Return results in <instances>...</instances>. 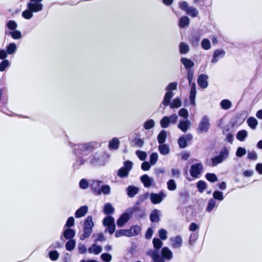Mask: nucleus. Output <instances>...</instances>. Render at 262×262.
<instances>
[{"mask_svg": "<svg viewBox=\"0 0 262 262\" xmlns=\"http://www.w3.org/2000/svg\"><path fill=\"white\" fill-rule=\"evenodd\" d=\"M173 96V94L172 92H167L164 95L162 102L163 105L165 106L169 105L170 104V101Z\"/></svg>", "mask_w": 262, "mask_h": 262, "instance_id": "a211bd4d", "label": "nucleus"}, {"mask_svg": "<svg viewBox=\"0 0 262 262\" xmlns=\"http://www.w3.org/2000/svg\"><path fill=\"white\" fill-rule=\"evenodd\" d=\"M182 239L180 235L176 236L172 239V247L174 248H179L182 246Z\"/></svg>", "mask_w": 262, "mask_h": 262, "instance_id": "473e14b6", "label": "nucleus"}, {"mask_svg": "<svg viewBox=\"0 0 262 262\" xmlns=\"http://www.w3.org/2000/svg\"><path fill=\"white\" fill-rule=\"evenodd\" d=\"M158 159V155L156 152L152 153L150 156L149 163L151 165L155 164Z\"/></svg>", "mask_w": 262, "mask_h": 262, "instance_id": "13d9d810", "label": "nucleus"}, {"mask_svg": "<svg viewBox=\"0 0 262 262\" xmlns=\"http://www.w3.org/2000/svg\"><path fill=\"white\" fill-rule=\"evenodd\" d=\"M68 241L66 243L65 247L67 250L71 251L74 249L76 246V241L74 239H68Z\"/></svg>", "mask_w": 262, "mask_h": 262, "instance_id": "c756f323", "label": "nucleus"}, {"mask_svg": "<svg viewBox=\"0 0 262 262\" xmlns=\"http://www.w3.org/2000/svg\"><path fill=\"white\" fill-rule=\"evenodd\" d=\"M177 88V83L175 82H171L166 88V90L167 91V92H172V91L176 90Z\"/></svg>", "mask_w": 262, "mask_h": 262, "instance_id": "0e129e2a", "label": "nucleus"}, {"mask_svg": "<svg viewBox=\"0 0 262 262\" xmlns=\"http://www.w3.org/2000/svg\"><path fill=\"white\" fill-rule=\"evenodd\" d=\"M140 204L139 201H138L136 204L130 209L129 213L132 214H135V215L139 218L143 217L145 215L142 209L139 206Z\"/></svg>", "mask_w": 262, "mask_h": 262, "instance_id": "423d86ee", "label": "nucleus"}, {"mask_svg": "<svg viewBox=\"0 0 262 262\" xmlns=\"http://www.w3.org/2000/svg\"><path fill=\"white\" fill-rule=\"evenodd\" d=\"M247 124L252 129H255L257 124V120L253 117H250L247 119Z\"/></svg>", "mask_w": 262, "mask_h": 262, "instance_id": "7c9ffc66", "label": "nucleus"}, {"mask_svg": "<svg viewBox=\"0 0 262 262\" xmlns=\"http://www.w3.org/2000/svg\"><path fill=\"white\" fill-rule=\"evenodd\" d=\"M202 168L203 166L201 163L192 165L190 170L191 176L195 178H198L202 171Z\"/></svg>", "mask_w": 262, "mask_h": 262, "instance_id": "0eeeda50", "label": "nucleus"}, {"mask_svg": "<svg viewBox=\"0 0 262 262\" xmlns=\"http://www.w3.org/2000/svg\"><path fill=\"white\" fill-rule=\"evenodd\" d=\"M201 46L203 49L206 50H209L211 47L209 40L207 38L203 39L201 42Z\"/></svg>", "mask_w": 262, "mask_h": 262, "instance_id": "864d4df0", "label": "nucleus"}, {"mask_svg": "<svg viewBox=\"0 0 262 262\" xmlns=\"http://www.w3.org/2000/svg\"><path fill=\"white\" fill-rule=\"evenodd\" d=\"M190 23V20L187 16H183L179 20V27L184 28L188 26Z\"/></svg>", "mask_w": 262, "mask_h": 262, "instance_id": "58836bf2", "label": "nucleus"}, {"mask_svg": "<svg viewBox=\"0 0 262 262\" xmlns=\"http://www.w3.org/2000/svg\"><path fill=\"white\" fill-rule=\"evenodd\" d=\"M90 163L92 164H97L100 161V158L99 156H97L96 155V154L91 156L90 157Z\"/></svg>", "mask_w": 262, "mask_h": 262, "instance_id": "bf43d9fd", "label": "nucleus"}, {"mask_svg": "<svg viewBox=\"0 0 262 262\" xmlns=\"http://www.w3.org/2000/svg\"><path fill=\"white\" fill-rule=\"evenodd\" d=\"M129 231H130V236H135L139 234L140 232L141 229L140 226L138 225H134L132 226L129 229H128Z\"/></svg>", "mask_w": 262, "mask_h": 262, "instance_id": "4c0bfd02", "label": "nucleus"}, {"mask_svg": "<svg viewBox=\"0 0 262 262\" xmlns=\"http://www.w3.org/2000/svg\"><path fill=\"white\" fill-rule=\"evenodd\" d=\"M9 34L14 39H19L22 37L21 32L16 30L9 32Z\"/></svg>", "mask_w": 262, "mask_h": 262, "instance_id": "a18cd8bd", "label": "nucleus"}, {"mask_svg": "<svg viewBox=\"0 0 262 262\" xmlns=\"http://www.w3.org/2000/svg\"><path fill=\"white\" fill-rule=\"evenodd\" d=\"M247 136V131L243 129L237 132L236 135V138L240 141H244Z\"/></svg>", "mask_w": 262, "mask_h": 262, "instance_id": "ea45409f", "label": "nucleus"}, {"mask_svg": "<svg viewBox=\"0 0 262 262\" xmlns=\"http://www.w3.org/2000/svg\"><path fill=\"white\" fill-rule=\"evenodd\" d=\"M115 211L114 208L110 203H107L104 205L103 213L107 215H110L114 213Z\"/></svg>", "mask_w": 262, "mask_h": 262, "instance_id": "412c9836", "label": "nucleus"}, {"mask_svg": "<svg viewBox=\"0 0 262 262\" xmlns=\"http://www.w3.org/2000/svg\"><path fill=\"white\" fill-rule=\"evenodd\" d=\"M42 7L41 4L28 3L27 4L28 9L23 12L22 16L25 19H29L33 17V12L41 11L42 9Z\"/></svg>", "mask_w": 262, "mask_h": 262, "instance_id": "f257e3e1", "label": "nucleus"}, {"mask_svg": "<svg viewBox=\"0 0 262 262\" xmlns=\"http://www.w3.org/2000/svg\"><path fill=\"white\" fill-rule=\"evenodd\" d=\"M88 251L90 253H94L95 255H97L101 252L102 248L100 246L93 244L91 247L89 248Z\"/></svg>", "mask_w": 262, "mask_h": 262, "instance_id": "5701e85b", "label": "nucleus"}, {"mask_svg": "<svg viewBox=\"0 0 262 262\" xmlns=\"http://www.w3.org/2000/svg\"><path fill=\"white\" fill-rule=\"evenodd\" d=\"M192 136L191 134H187L180 137L178 141L179 146L181 148H184L187 146V142L191 141Z\"/></svg>", "mask_w": 262, "mask_h": 262, "instance_id": "6e6552de", "label": "nucleus"}, {"mask_svg": "<svg viewBox=\"0 0 262 262\" xmlns=\"http://www.w3.org/2000/svg\"><path fill=\"white\" fill-rule=\"evenodd\" d=\"M94 224L93 222L92 216H88L85 220L83 224V233L80 235V240H84L85 238L89 237L93 231V227Z\"/></svg>", "mask_w": 262, "mask_h": 262, "instance_id": "f03ea898", "label": "nucleus"}, {"mask_svg": "<svg viewBox=\"0 0 262 262\" xmlns=\"http://www.w3.org/2000/svg\"><path fill=\"white\" fill-rule=\"evenodd\" d=\"M59 253L56 250L50 251V259L53 261L56 260L59 257Z\"/></svg>", "mask_w": 262, "mask_h": 262, "instance_id": "69168bd1", "label": "nucleus"}, {"mask_svg": "<svg viewBox=\"0 0 262 262\" xmlns=\"http://www.w3.org/2000/svg\"><path fill=\"white\" fill-rule=\"evenodd\" d=\"M198 238V235L197 233H191L189 237V243L190 245H193L196 242Z\"/></svg>", "mask_w": 262, "mask_h": 262, "instance_id": "338daca9", "label": "nucleus"}, {"mask_svg": "<svg viewBox=\"0 0 262 262\" xmlns=\"http://www.w3.org/2000/svg\"><path fill=\"white\" fill-rule=\"evenodd\" d=\"M17 50V46L14 42L10 43L6 47V52L8 54H14Z\"/></svg>", "mask_w": 262, "mask_h": 262, "instance_id": "2f4dec72", "label": "nucleus"}, {"mask_svg": "<svg viewBox=\"0 0 262 262\" xmlns=\"http://www.w3.org/2000/svg\"><path fill=\"white\" fill-rule=\"evenodd\" d=\"M165 196V194L162 192H160L159 193H152L150 194V199L152 204H157L160 203Z\"/></svg>", "mask_w": 262, "mask_h": 262, "instance_id": "9d476101", "label": "nucleus"}, {"mask_svg": "<svg viewBox=\"0 0 262 262\" xmlns=\"http://www.w3.org/2000/svg\"><path fill=\"white\" fill-rule=\"evenodd\" d=\"M140 180L145 187H149L151 185L152 180L147 174L142 176Z\"/></svg>", "mask_w": 262, "mask_h": 262, "instance_id": "4be33fe9", "label": "nucleus"}, {"mask_svg": "<svg viewBox=\"0 0 262 262\" xmlns=\"http://www.w3.org/2000/svg\"><path fill=\"white\" fill-rule=\"evenodd\" d=\"M167 132L165 130H162L157 136L158 142L160 144L164 143L167 138Z\"/></svg>", "mask_w": 262, "mask_h": 262, "instance_id": "aec40b11", "label": "nucleus"}, {"mask_svg": "<svg viewBox=\"0 0 262 262\" xmlns=\"http://www.w3.org/2000/svg\"><path fill=\"white\" fill-rule=\"evenodd\" d=\"M181 101L179 98L173 99L172 101L169 104L171 108H178L181 106Z\"/></svg>", "mask_w": 262, "mask_h": 262, "instance_id": "c03bdc74", "label": "nucleus"}, {"mask_svg": "<svg viewBox=\"0 0 262 262\" xmlns=\"http://www.w3.org/2000/svg\"><path fill=\"white\" fill-rule=\"evenodd\" d=\"M62 234L66 239H73L75 235V231L70 228H63Z\"/></svg>", "mask_w": 262, "mask_h": 262, "instance_id": "f8f14e48", "label": "nucleus"}, {"mask_svg": "<svg viewBox=\"0 0 262 262\" xmlns=\"http://www.w3.org/2000/svg\"><path fill=\"white\" fill-rule=\"evenodd\" d=\"M101 258L105 262H110L112 260L111 255L107 253H102Z\"/></svg>", "mask_w": 262, "mask_h": 262, "instance_id": "774afa93", "label": "nucleus"}, {"mask_svg": "<svg viewBox=\"0 0 262 262\" xmlns=\"http://www.w3.org/2000/svg\"><path fill=\"white\" fill-rule=\"evenodd\" d=\"M114 223H115L114 218L111 215H107L103 220V225L105 227L110 226Z\"/></svg>", "mask_w": 262, "mask_h": 262, "instance_id": "f704fd0d", "label": "nucleus"}, {"mask_svg": "<svg viewBox=\"0 0 262 262\" xmlns=\"http://www.w3.org/2000/svg\"><path fill=\"white\" fill-rule=\"evenodd\" d=\"M205 178L208 181L211 183H214L217 181V176L213 173H207L205 175Z\"/></svg>", "mask_w": 262, "mask_h": 262, "instance_id": "79ce46f5", "label": "nucleus"}, {"mask_svg": "<svg viewBox=\"0 0 262 262\" xmlns=\"http://www.w3.org/2000/svg\"><path fill=\"white\" fill-rule=\"evenodd\" d=\"M189 121H181L178 124V128H180L183 132H186L189 127Z\"/></svg>", "mask_w": 262, "mask_h": 262, "instance_id": "72a5a7b5", "label": "nucleus"}, {"mask_svg": "<svg viewBox=\"0 0 262 262\" xmlns=\"http://www.w3.org/2000/svg\"><path fill=\"white\" fill-rule=\"evenodd\" d=\"M10 63L8 60L5 59L3 60L1 63H0V71L3 72L6 69L9 67Z\"/></svg>", "mask_w": 262, "mask_h": 262, "instance_id": "052dcab7", "label": "nucleus"}, {"mask_svg": "<svg viewBox=\"0 0 262 262\" xmlns=\"http://www.w3.org/2000/svg\"><path fill=\"white\" fill-rule=\"evenodd\" d=\"M96 145L97 143L95 142L80 144L78 145L77 150L80 155H88L95 149Z\"/></svg>", "mask_w": 262, "mask_h": 262, "instance_id": "7ed1b4c3", "label": "nucleus"}, {"mask_svg": "<svg viewBox=\"0 0 262 262\" xmlns=\"http://www.w3.org/2000/svg\"><path fill=\"white\" fill-rule=\"evenodd\" d=\"M129 174V171L124 168V167H121L117 172V175L120 178H124L128 176Z\"/></svg>", "mask_w": 262, "mask_h": 262, "instance_id": "37998d69", "label": "nucleus"}, {"mask_svg": "<svg viewBox=\"0 0 262 262\" xmlns=\"http://www.w3.org/2000/svg\"><path fill=\"white\" fill-rule=\"evenodd\" d=\"M170 123V118L168 116H164L160 120V125L165 128L168 127Z\"/></svg>", "mask_w": 262, "mask_h": 262, "instance_id": "c85d7f7f", "label": "nucleus"}, {"mask_svg": "<svg viewBox=\"0 0 262 262\" xmlns=\"http://www.w3.org/2000/svg\"><path fill=\"white\" fill-rule=\"evenodd\" d=\"M74 223H75L74 218L73 216H70L67 220L66 224L64 226V228H71V227H72L73 226H74Z\"/></svg>", "mask_w": 262, "mask_h": 262, "instance_id": "8fccbe9b", "label": "nucleus"}, {"mask_svg": "<svg viewBox=\"0 0 262 262\" xmlns=\"http://www.w3.org/2000/svg\"><path fill=\"white\" fill-rule=\"evenodd\" d=\"M196 187L198 191L200 193H202L206 188V184L205 181L203 180H200L197 183Z\"/></svg>", "mask_w": 262, "mask_h": 262, "instance_id": "a19ab883", "label": "nucleus"}, {"mask_svg": "<svg viewBox=\"0 0 262 262\" xmlns=\"http://www.w3.org/2000/svg\"><path fill=\"white\" fill-rule=\"evenodd\" d=\"M210 127V124L208 118L204 116L199 123L197 131L198 133H206Z\"/></svg>", "mask_w": 262, "mask_h": 262, "instance_id": "39448f33", "label": "nucleus"}, {"mask_svg": "<svg viewBox=\"0 0 262 262\" xmlns=\"http://www.w3.org/2000/svg\"><path fill=\"white\" fill-rule=\"evenodd\" d=\"M101 183V182L99 181H95L93 182L91 188L94 194L97 195L100 194V187Z\"/></svg>", "mask_w": 262, "mask_h": 262, "instance_id": "4468645a", "label": "nucleus"}, {"mask_svg": "<svg viewBox=\"0 0 262 262\" xmlns=\"http://www.w3.org/2000/svg\"><path fill=\"white\" fill-rule=\"evenodd\" d=\"M181 62L183 64L186 69H189L194 66V62L190 59L187 58H182Z\"/></svg>", "mask_w": 262, "mask_h": 262, "instance_id": "a878e982", "label": "nucleus"}, {"mask_svg": "<svg viewBox=\"0 0 262 262\" xmlns=\"http://www.w3.org/2000/svg\"><path fill=\"white\" fill-rule=\"evenodd\" d=\"M152 243L154 247V250L159 251L163 245V243L161 239L158 238H154L152 240Z\"/></svg>", "mask_w": 262, "mask_h": 262, "instance_id": "e433bc0d", "label": "nucleus"}, {"mask_svg": "<svg viewBox=\"0 0 262 262\" xmlns=\"http://www.w3.org/2000/svg\"><path fill=\"white\" fill-rule=\"evenodd\" d=\"M7 28L12 30H15L17 27V24L14 20H9L6 24Z\"/></svg>", "mask_w": 262, "mask_h": 262, "instance_id": "3c124183", "label": "nucleus"}, {"mask_svg": "<svg viewBox=\"0 0 262 262\" xmlns=\"http://www.w3.org/2000/svg\"><path fill=\"white\" fill-rule=\"evenodd\" d=\"M161 255L163 257V258L170 259L172 257V252L168 249V248L165 247H163L161 250Z\"/></svg>", "mask_w": 262, "mask_h": 262, "instance_id": "f3484780", "label": "nucleus"}, {"mask_svg": "<svg viewBox=\"0 0 262 262\" xmlns=\"http://www.w3.org/2000/svg\"><path fill=\"white\" fill-rule=\"evenodd\" d=\"M180 53L181 54H186L189 51L188 46L184 42H181L179 46Z\"/></svg>", "mask_w": 262, "mask_h": 262, "instance_id": "de8ad7c7", "label": "nucleus"}, {"mask_svg": "<svg viewBox=\"0 0 262 262\" xmlns=\"http://www.w3.org/2000/svg\"><path fill=\"white\" fill-rule=\"evenodd\" d=\"M155 126V121L152 119H149L145 122L144 127L145 129L148 130L153 128Z\"/></svg>", "mask_w": 262, "mask_h": 262, "instance_id": "09e8293b", "label": "nucleus"}, {"mask_svg": "<svg viewBox=\"0 0 262 262\" xmlns=\"http://www.w3.org/2000/svg\"><path fill=\"white\" fill-rule=\"evenodd\" d=\"M186 12L193 17H196L198 14V11L193 7H189Z\"/></svg>", "mask_w": 262, "mask_h": 262, "instance_id": "603ef678", "label": "nucleus"}, {"mask_svg": "<svg viewBox=\"0 0 262 262\" xmlns=\"http://www.w3.org/2000/svg\"><path fill=\"white\" fill-rule=\"evenodd\" d=\"M88 211V207L86 206H81L75 213V216L76 218H80L84 216Z\"/></svg>", "mask_w": 262, "mask_h": 262, "instance_id": "2eb2a0df", "label": "nucleus"}, {"mask_svg": "<svg viewBox=\"0 0 262 262\" xmlns=\"http://www.w3.org/2000/svg\"><path fill=\"white\" fill-rule=\"evenodd\" d=\"M130 231H129L128 229H120L118 230L115 232V236L116 237H119L122 236H126L130 237Z\"/></svg>", "mask_w": 262, "mask_h": 262, "instance_id": "cd10ccee", "label": "nucleus"}, {"mask_svg": "<svg viewBox=\"0 0 262 262\" xmlns=\"http://www.w3.org/2000/svg\"><path fill=\"white\" fill-rule=\"evenodd\" d=\"M129 214L125 212L123 213L118 219L117 224L119 227H123L129 220Z\"/></svg>", "mask_w": 262, "mask_h": 262, "instance_id": "ddd939ff", "label": "nucleus"}, {"mask_svg": "<svg viewBox=\"0 0 262 262\" xmlns=\"http://www.w3.org/2000/svg\"><path fill=\"white\" fill-rule=\"evenodd\" d=\"M167 184L168 189L170 191L174 190L177 188L176 184L175 183L174 181L172 179L169 180L167 182Z\"/></svg>", "mask_w": 262, "mask_h": 262, "instance_id": "5fc2aeb1", "label": "nucleus"}, {"mask_svg": "<svg viewBox=\"0 0 262 262\" xmlns=\"http://www.w3.org/2000/svg\"><path fill=\"white\" fill-rule=\"evenodd\" d=\"M208 76L204 74H202L199 76L198 83L202 89H205L208 86Z\"/></svg>", "mask_w": 262, "mask_h": 262, "instance_id": "9b49d317", "label": "nucleus"}, {"mask_svg": "<svg viewBox=\"0 0 262 262\" xmlns=\"http://www.w3.org/2000/svg\"><path fill=\"white\" fill-rule=\"evenodd\" d=\"M229 154L228 147L224 146L222 148L218 156L211 159L212 166H215L221 163L224 160L227 159Z\"/></svg>", "mask_w": 262, "mask_h": 262, "instance_id": "20e7f679", "label": "nucleus"}, {"mask_svg": "<svg viewBox=\"0 0 262 262\" xmlns=\"http://www.w3.org/2000/svg\"><path fill=\"white\" fill-rule=\"evenodd\" d=\"M127 195L130 198L134 197L139 192V188L135 186H129L127 188Z\"/></svg>", "mask_w": 262, "mask_h": 262, "instance_id": "bb28decb", "label": "nucleus"}, {"mask_svg": "<svg viewBox=\"0 0 262 262\" xmlns=\"http://www.w3.org/2000/svg\"><path fill=\"white\" fill-rule=\"evenodd\" d=\"M246 153V150L245 148L239 147L237 149V150L236 151V156L237 157H242L244 155H245Z\"/></svg>", "mask_w": 262, "mask_h": 262, "instance_id": "e2e57ef3", "label": "nucleus"}, {"mask_svg": "<svg viewBox=\"0 0 262 262\" xmlns=\"http://www.w3.org/2000/svg\"><path fill=\"white\" fill-rule=\"evenodd\" d=\"M225 54V52L223 50L218 49L216 50L213 52V58L211 60V62H216L220 57H223Z\"/></svg>", "mask_w": 262, "mask_h": 262, "instance_id": "dca6fc26", "label": "nucleus"}, {"mask_svg": "<svg viewBox=\"0 0 262 262\" xmlns=\"http://www.w3.org/2000/svg\"><path fill=\"white\" fill-rule=\"evenodd\" d=\"M150 220L152 223H157L160 221L159 211L157 209L154 210L150 214Z\"/></svg>", "mask_w": 262, "mask_h": 262, "instance_id": "393cba45", "label": "nucleus"}, {"mask_svg": "<svg viewBox=\"0 0 262 262\" xmlns=\"http://www.w3.org/2000/svg\"><path fill=\"white\" fill-rule=\"evenodd\" d=\"M147 255L152 258L154 262H164L162 255H160L158 250H150Z\"/></svg>", "mask_w": 262, "mask_h": 262, "instance_id": "1a4fd4ad", "label": "nucleus"}, {"mask_svg": "<svg viewBox=\"0 0 262 262\" xmlns=\"http://www.w3.org/2000/svg\"><path fill=\"white\" fill-rule=\"evenodd\" d=\"M136 154L141 161L145 160L147 156L146 152L141 150H137Z\"/></svg>", "mask_w": 262, "mask_h": 262, "instance_id": "680f3d73", "label": "nucleus"}, {"mask_svg": "<svg viewBox=\"0 0 262 262\" xmlns=\"http://www.w3.org/2000/svg\"><path fill=\"white\" fill-rule=\"evenodd\" d=\"M196 95L195 84L193 83L191 87L189 99L191 104L195 105V98Z\"/></svg>", "mask_w": 262, "mask_h": 262, "instance_id": "6ab92c4d", "label": "nucleus"}, {"mask_svg": "<svg viewBox=\"0 0 262 262\" xmlns=\"http://www.w3.org/2000/svg\"><path fill=\"white\" fill-rule=\"evenodd\" d=\"M119 141L117 138H114L109 142L108 147L111 149L116 150L119 148Z\"/></svg>", "mask_w": 262, "mask_h": 262, "instance_id": "b1692460", "label": "nucleus"}, {"mask_svg": "<svg viewBox=\"0 0 262 262\" xmlns=\"http://www.w3.org/2000/svg\"><path fill=\"white\" fill-rule=\"evenodd\" d=\"M215 204H216V203L214 199H210L208 201V204L207 206V208L206 209V211L209 212H211L212 211V210L214 209V208L215 207Z\"/></svg>", "mask_w": 262, "mask_h": 262, "instance_id": "49530a36", "label": "nucleus"}, {"mask_svg": "<svg viewBox=\"0 0 262 262\" xmlns=\"http://www.w3.org/2000/svg\"><path fill=\"white\" fill-rule=\"evenodd\" d=\"M159 150L161 154L165 155L169 152V148L167 145L163 143L159 145Z\"/></svg>", "mask_w": 262, "mask_h": 262, "instance_id": "c9c22d12", "label": "nucleus"}, {"mask_svg": "<svg viewBox=\"0 0 262 262\" xmlns=\"http://www.w3.org/2000/svg\"><path fill=\"white\" fill-rule=\"evenodd\" d=\"M213 199L219 201H222L224 199L223 193L221 191L216 190L213 193Z\"/></svg>", "mask_w": 262, "mask_h": 262, "instance_id": "6e6d98bb", "label": "nucleus"}, {"mask_svg": "<svg viewBox=\"0 0 262 262\" xmlns=\"http://www.w3.org/2000/svg\"><path fill=\"white\" fill-rule=\"evenodd\" d=\"M221 106L223 109L227 110L231 107V103L229 100L224 99L221 101Z\"/></svg>", "mask_w": 262, "mask_h": 262, "instance_id": "4d7b16f0", "label": "nucleus"}]
</instances>
